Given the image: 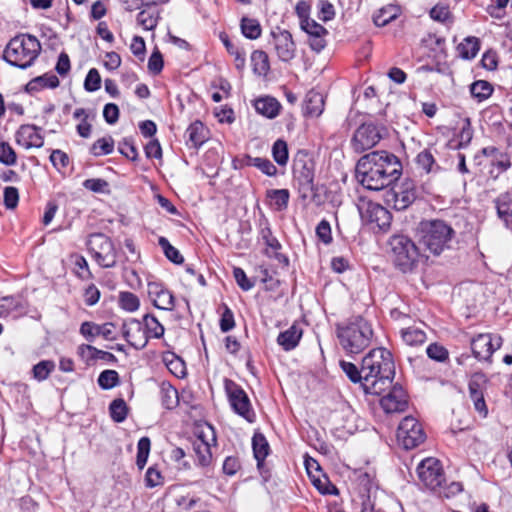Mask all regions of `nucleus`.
I'll return each mask as SVG.
<instances>
[{"mask_svg": "<svg viewBox=\"0 0 512 512\" xmlns=\"http://www.w3.org/2000/svg\"><path fill=\"white\" fill-rule=\"evenodd\" d=\"M142 324L145 329V333L148 336V339H158L163 336L165 329L155 316L150 314L145 315L143 317Z\"/></svg>", "mask_w": 512, "mask_h": 512, "instance_id": "obj_32", "label": "nucleus"}, {"mask_svg": "<svg viewBox=\"0 0 512 512\" xmlns=\"http://www.w3.org/2000/svg\"><path fill=\"white\" fill-rule=\"evenodd\" d=\"M59 85V79L55 74L46 73L31 80L27 84L28 91H35L41 88H55Z\"/></svg>", "mask_w": 512, "mask_h": 512, "instance_id": "obj_33", "label": "nucleus"}, {"mask_svg": "<svg viewBox=\"0 0 512 512\" xmlns=\"http://www.w3.org/2000/svg\"><path fill=\"white\" fill-rule=\"evenodd\" d=\"M101 87V77L97 69L92 68L88 71L85 81L84 88L89 92H95Z\"/></svg>", "mask_w": 512, "mask_h": 512, "instance_id": "obj_55", "label": "nucleus"}, {"mask_svg": "<svg viewBox=\"0 0 512 512\" xmlns=\"http://www.w3.org/2000/svg\"><path fill=\"white\" fill-rule=\"evenodd\" d=\"M233 276L241 289L249 291L253 288L254 283L250 281L242 268L235 267L233 270Z\"/></svg>", "mask_w": 512, "mask_h": 512, "instance_id": "obj_63", "label": "nucleus"}, {"mask_svg": "<svg viewBox=\"0 0 512 512\" xmlns=\"http://www.w3.org/2000/svg\"><path fill=\"white\" fill-rule=\"evenodd\" d=\"M487 383V377L483 373H475L469 381V395L473 402L474 409L481 417H486L488 408L484 399L483 390Z\"/></svg>", "mask_w": 512, "mask_h": 512, "instance_id": "obj_17", "label": "nucleus"}, {"mask_svg": "<svg viewBox=\"0 0 512 512\" xmlns=\"http://www.w3.org/2000/svg\"><path fill=\"white\" fill-rule=\"evenodd\" d=\"M429 358L438 362H443L448 358V351L442 345L437 343L430 344L426 349Z\"/></svg>", "mask_w": 512, "mask_h": 512, "instance_id": "obj_58", "label": "nucleus"}, {"mask_svg": "<svg viewBox=\"0 0 512 512\" xmlns=\"http://www.w3.org/2000/svg\"><path fill=\"white\" fill-rule=\"evenodd\" d=\"M372 337V326L362 317H356L345 326L338 328L340 344L347 353H360L369 346Z\"/></svg>", "mask_w": 512, "mask_h": 512, "instance_id": "obj_4", "label": "nucleus"}, {"mask_svg": "<svg viewBox=\"0 0 512 512\" xmlns=\"http://www.w3.org/2000/svg\"><path fill=\"white\" fill-rule=\"evenodd\" d=\"M301 29L305 31L309 36V46L315 52H320L326 46L325 36L327 30L315 20H305L302 24Z\"/></svg>", "mask_w": 512, "mask_h": 512, "instance_id": "obj_22", "label": "nucleus"}, {"mask_svg": "<svg viewBox=\"0 0 512 512\" xmlns=\"http://www.w3.org/2000/svg\"><path fill=\"white\" fill-rule=\"evenodd\" d=\"M159 245L164 251L165 256L173 263L180 264L183 262V257L179 251L173 247L165 237H160L158 240Z\"/></svg>", "mask_w": 512, "mask_h": 512, "instance_id": "obj_50", "label": "nucleus"}, {"mask_svg": "<svg viewBox=\"0 0 512 512\" xmlns=\"http://www.w3.org/2000/svg\"><path fill=\"white\" fill-rule=\"evenodd\" d=\"M378 128L372 123H364L355 131L352 146L355 151L363 152L374 147L380 140Z\"/></svg>", "mask_w": 512, "mask_h": 512, "instance_id": "obj_16", "label": "nucleus"}, {"mask_svg": "<svg viewBox=\"0 0 512 512\" xmlns=\"http://www.w3.org/2000/svg\"><path fill=\"white\" fill-rule=\"evenodd\" d=\"M147 292L156 308L166 311H172L174 309V296L163 284L155 281H149L147 285Z\"/></svg>", "mask_w": 512, "mask_h": 512, "instance_id": "obj_19", "label": "nucleus"}, {"mask_svg": "<svg viewBox=\"0 0 512 512\" xmlns=\"http://www.w3.org/2000/svg\"><path fill=\"white\" fill-rule=\"evenodd\" d=\"M425 437L421 424L414 417L407 416L400 422L397 430V441L404 449L409 450L417 447L424 442Z\"/></svg>", "mask_w": 512, "mask_h": 512, "instance_id": "obj_8", "label": "nucleus"}, {"mask_svg": "<svg viewBox=\"0 0 512 512\" xmlns=\"http://www.w3.org/2000/svg\"><path fill=\"white\" fill-rule=\"evenodd\" d=\"M0 163L6 166H15L17 164V154L10 143L0 141Z\"/></svg>", "mask_w": 512, "mask_h": 512, "instance_id": "obj_45", "label": "nucleus"}, {"mask_svg": "<svg viewBox=\"0 0 512 512\" xmlns=\"http://www.w3.org/2000/svg\"><path fill=\"white\" fill-rule=\"evenodd\" d=\"M502 345V338L489 333L479 334L471 341V348L478 360H490L493 353Z\"/></svg>", "mask_w": 512, "mask_h": 512, "instance_id": "obj_14", "label": "nucleus"}, {"mask_svg": "<svg viewBox=\"0 0 512 512\" xmlns=\"http://www.w3.org/2000/svg\"><path fill=\"white\" fill-rule=\"evenodd\" d=\"M497 214L502 219L506 226L509 225V219L512 217V196L511 193L501 194L496 199Z\"/></svg>", "mask_w": 512, "mask_h": 512, "instance_id": "obj_28", "label": "nucleus"}, {"mask_svg": "<svg viewBox=\"0 0 512 512\" xmlns=\"http://www.w3.org/2000/svg\"><path fill=\"white\" fill-rule=\"evenodd\" d=\"M401 338L409 346H419L426 341L427 336L418 327H407L401 329Z\"/></svg>", "mask_w": 512, "mask_h": 512, "instance_id": "obj_29", "label": "nucleus"}, {"mask_svg": "<svg viewBox=\"0 0 512 512\" xmlns=\"http://www.w3.org/2000/svg\"><path fill=\"white\" fill-rule=\"evenodd\" d=\"M112 419L118 423L127 417V405L123 399H115L109 406Z\"/></svg>", "mask_w": 512, "mask_h": 512, "instance_id": "obj_48", "label": "nucleus"}, {"mask_svg": "<svg viewBox=\"0 0 512 512\" xmlns=\"http://www.w3.org/2000/svg\"><path fill=\"white\" fill-rule=\"evenodd\" d=\"M158 18L154 12L143 10L137 15V22L145 30H153L157 26Z\"/></svg>", "mask_w": 512, "mask_h": 512, "instance_id": "obj_52", "label": "nucleus"}, {"mask_svg": "<svg viewBox=\"0 0 512 512\" xmlns=\"http://www.w3.org/2000/svg\"><path fill=\"white\" fill-rule=\"evenodd\" d=\"M272 154L274 160L279 165H286L288 161V147L285 141L277 140L272 147Z\"/></svg>", "mask_w": 512, "mask_h": 512, "instance_id": "obj_51", "label": "nucleus"}, {"mask_svg": "<svg viewBox=\"0 0 512 512\" xmlns=\"http://www.w3.org/2000/svg\"><path fill=\"white\" fill-rule=\"evenodd\" d=\"M41 50L40 42L29 34L12 38L4 50V59L11 65L25 69L33 64Z\"/></svg>", "mask_w": 512, "mask_h": 512, "instance_id": "obj_3", "label": "nucleus"}, {"mask_svg": "<svg viewBox=\"0 0 512 512\" xmlns=\"http://www.w3.org/2000/svg\"><path fill=\"white\" fill-rule=\"evenodd\" d=\"M216 442V433L210 424H204L198 427L196 438L193 441L195 464L205 469L204 473L206 475L213 461L211 448L216 445Z\"/></svg>", "mask_w": 512, "mask_h": 512, "instance_id": "obj_6", "label": "nucleus"}, {"mask_svg": "<svg viewBox=\"0 0 512 512\" xmlns=\"http://www.w3.org/2000/svg\"><path fill=\"white\" fill-rule=\"evenodd\" d=\"M470 92L478 102H482L492 95L493 86L488 81L478 80L471 84Z\"/></svg>", "mask_w": 512, "mask_h": 512, "instance_id": "obj_36", "label": "nucleus"}, {"mask_svg": "<svg viewBox=\"0 0 512 512\" xmlns=\"http://www.w3.org/2000/svg\"><path fill=\"white\" fill-rule=\"evenodd\" d=\"M395 265L403 272L413 269L419 257L415 243L404 235H394L389 241Z\"/></svg>", "mask_w": 512, "mask_h": 512, "instance_id": "obj_7", "label": "nucleus"}, {"mask_svg": "<svg viewBox=\"0 0 512 512\" xmlns=\"http://www.w3.org/2000/svg\"><path fill=\"white\" fill-rule=\"evenodd\" d=\"M380 405L386 413L403 412L407 405V395L403 388L394 385L389 393L380 400Z\"/></svg>", "mask_w": 512, "mask_h": 512, "instance_id": "obj_20", "label": "nucleus"}, {"mask_svg": "<svg viewBox=\"0 0 512 512\" xmlns=\"http://www.w3.org/2000/svg\"><path fill=\"white\" fill-rule=\"evenodd\" d=\"M273 45L278 58L283 62L291 61L296 54V45L292 34L279 27L271 32Z\"/></svg>", "mask_w": 512, "mask_h": 512, "instance_id": "obj_15", "label": "nucleus"}, {"mask_svg": "<svg viewBox=\"0 0 512 512\" xmlns=\"http://www.w3.org/2000/svg\"><path fill=\"white\" fill-rule=\"evenodd\" d=\"M399 14V8L394 5H389L381 8L373 17L374 23L377 26H385L394 20Z\"/></svg>", "mask_w": 512, "mask_h": 512, "instance_id": "obj_37", "label": "nucleus"}, {"mask_svg": "<svg viewBox=\"0 0 512 512\" xmlns=\"http://www.w3.org/2000/svg\"><path fill=\"white\" fill-rule=\"evenodd\" d=\"M479 40L476 37L469 36L465 38L458 46L457 51L463 59H473L479 51Z\"/></svg>", "mask_w": 512, "mask_h": 512, "instance_id": "obj_30", "label": "nucleus"}, {"mask_svg": "<svg viewBox=\"0 0 512 512\" xmlns=\"http://www.w3.org/2000/svg\"><path fill=\"white\" fill-rule=\"evenodd\" d=\"M324 110V97L321 93L310 91L306 96L305 111L312 117H318Z\"/></svg>", "mask_w": 512, "mask_h": 512, "instance_id": "obj_27", "label": "nucleus"}, {"mask_svg": "<svg viewBox=\"0 0 512 512\" xmlns=\"http://www.w3.org/2000/svg\"><path fill=\"white\" fill-rule=\"evenodd\" d=\"M317 7L319 9V17L323 21H329L334 18V6L327 0H319Z\"/></svg>", "mask_w": 512, "mask_h": 512, "instance_id": "obj_64", "label": "nucleus"}, {"mask_svg": "<svg viewBox=\"0 0 512 512\" xmlns=\"http://www.w3.org/2000/svg\"><path fill=\"white\" fill-rule=\"evenodd\" d=\"M15 142L26 150L41 148L44 145V136L41 128L33 124H23L15 132Z\"/></svg>", "mask_w": 512, "mask_h": 512, "instance_id": "obj_18", "label": "nucleus"}, {"mask_svg": "<svg viewBox=\"0 0 512 512\" xmlns=\"http://www.w3.org/2000/svg\"><path fill=\"white\" fill-rule=\"evenodd\" d=\"M83 187L91 192L99 194H108L110 192L109 183L101 178L86 179L83 182Z\"/></svg>", "mask_w": 512, "mask_h": 512, "instance_id": "obj_49", "label": "nucleus"}, {"mask_svg": "<svg viewBox=\"0 0 512 512\" xmlns=\"http://www.w3.org/2000/svg\"><path fill=\"white\" fill-rule=\"evenodd\" d=\"M19 193L18 189L8 186L4 189V205L7 209H14L18 205Z\"/></svg>", "mask_w": 512, "mask_h": 512, "instance_id": "obj_61", "label": "nucleus"}, {"mask_svg": "<svg viewBox=\"0 0 512 512\" xmlns=\"http://www.w3.org/2000/svg\"><path fill=\"white\" fill-rule=\"evenodd\" d=\"M79 332L87 341L92 342L99 336V324L85 321L81 324Z\"/></svg>", "mask_w": 512, "mask_h": 512, "instance_id": "obj_57", "label": "nucleus"}, {"mask_svg": "<svg viewBox=\"0 0 512 512\" xmlns=\"http://www.w3.org/2000/svg\"><path fill=\"white\" fill-rule=\"evenodd\" d=\"M161 400L167 409H172L178 403V392L170 384L163 383L161 386Z\"/></svg>", "mask_w": 512, "mask_h": 512, "instance_id": "obj_43", "label": "nucleus"}, {"mask_svg": "<svg viewBox=\"0 0 512 512\" xmlns=\"http://www.w3.org/2000/svg\"><path fill=\"white\" fill-rule=\"evenodd\" d=\"M162 360L167 369L177 378H183L186 375L185 362L174 352H165Z\"/></svg>", "mask_w": 512, "mask_h": 512, "instance_id": "obj_25", "label": "nucleus"}, {"mask_svg": "<svg viewBox=\"0 0 512 512\" xmlns=\"http://www.w3.org/2000/svg\"><path fill=\"white\" fill-rule=\"evenodd\" d=\"M261 235L267 247L265 253L269 257H275L279 259L281 256L278 253V250L281 248L279 241L272 235L270 229L268 228L263 229Z\"/></svg>", "mask_w": 512, "mask_h": 512, "instance_id": "obj_41", "label": "nucleus"}, {"mask_svg": "<svg viewBox=\"0 0 512 512\" xmlns=\"http://www.w3.org/2000/svg\"><path fill=\"white\" fill-rule=\"evenodd\" d=\"M416 198L415 186L411 180L395 184L385 194V201L394 209L401 211L409 207Z\"/></svg>", "mask_w": 512, "mask_h": 512, "instance_id": "obj_12", "label": "nucleus"}, {"mask_svg": "<svg viewBox=\"0 0 512 512\" xmlns=\"http://www.w3.org/2000/svg\"><path fill=\"white\" fill-rule=\"evenodd\" d=\"M340 367L354 383H359L366 394L380 395L390 388L395 365L390 351L385 348L371 350L361 362L360 369L353 363L340 361Z\"/></svg>", "mask_w": 512, "mask_h": 512, "instance_id": "obj_1", "label": "nucleus"}, {"mask_svg": "<svg viewBox=\"0 0 512 512\" xmlns=\"http://www.w3.org/2000/svg\"><path fill=\"white\" fill-rule=\"evenodd\" d=\"M188 141L193 147L201 146L206 140V129L202 122L195 121L186 130Z\"/></svg>", "mask_w": 512, "mask_h": 512, "instance_id": "obj_31", "label": "nucleus"}, {"mask_svg": "<svg viewBox=\"0 0 512 512\" xmlns=\"http://www.w3.org/2000/svg\"><path fill=\"white\" fill-rule=\"evenodd\" d=\"M253 452L258 464H260L269 452V445L266 438L262 434H255L252 438Z\"/></svg>", "mask_w": 512, "mask_h": 512, "instance_id": "obj_39", "label": "nucleus"}, {"mask_svg": "<svg viewBox=\"0 0 512 512\" xmlns=\"http://www.w3.org/2000/svg\"><path fill=\"white\" fill-rule=\"evenodd\" d=\"M240 26L242 34L248 39L255 40L261 36L262 28L257 19L243 17Z\"/></svg>", "mask_w": 512, "mask_h": 512, "instance_id": "obj_35", "label": "nucleus"}, {"mask_svg": "<svg viewBox=\"0 0 512 512\" xmlns=\"http://www.w3.org/2000/svg\"><path fill=\"white\" fill-rule=\"evenodd\" d=\"M55 369V363L51 360H43L36 364L33 369V377L38 381L46 380Z\"/></svg>", "mask_w": 512, "mask_h": 512, "instance_id": "obj_47", "label": "nucleus"}, {"mask_svg": "<svg viewBox=\"0 0 512 512\" xmlns=\"http://www.w3.org/2000/svg\"><path fill=\"white\" fill-rule=\"evenodd\" d=\"M416 163L425 173L436 172L439 169L432 152L428 149L423 150L417 155Z\"/></svg>", "mask_w": 512, "mask_h": 512, "instance_id": "obj_38", "label": "nucleus"}, {"mask_svg": "<svg viewBox=\"0 0 512 512\" xmlns=\"http://www.w3.org/2000/svg\"><path fill=\"white\" fill-rule=\"evenodd\" d=\"M269 205L276 211H283L288 206L289 191L287 189H271L266 193Z\"/></svg>", "mask_w": 512, "mask_h": 512, "instance_id": "obj_26", "label": "nucleus"}, {"mask_svg": "<svg viewBox=\"0 0 512 512\" xmlns=\"http://www.w3.org/2000/svg\"><path fill=\"white\" fill-rule=\"evenodd\" d=\"M402 165L387 151H374L362 156L356 165V177L363 187L379 191L398 178Z\"/></svg>", "mask_w": 512, "mask_h": 512, "instance_id": "obj_2", "label": "nucleus"}, {"mask_svg": "<svg viewBox=\"0 0 512 512\" xmlns=\"http://www.w3.org/2000/svg\"><path fill=\"white\" fill-rule=\"evenodd\" d=\"M249 164L257 167L260 171H262L267 176H274L277 172V169L274 166V164L266 158H260V157L249 158Z\"/></svg>", "mask_w": 512, "mask_h": 512, "instance_id": "obj_53", "label": "nucleus"}, {"mask_svg": "<svg viewBox=\"0 0 512 512\" xmlns=\"http://www.w3.org/2000/svg\"><path fill=\"white\" fill-rule=\"evenodd\" d=\"M151 442L148 437H142L138 441L137 445V458L136 464L139 469H143L147 463L149 453H150Z\"/></svg>", "mask_w": 512, "mask_h": 512, "instance_id": "obj_46", "label": "nucleus"}, {"mask_svg": "<svg viewBox=\"0 0 512 512\" xmlns=\"http://www.w3.org/2000/svg\"><path fill=\"white\" fill-rule=\"evenodd\" d=\"M50 161L57 170H62L68 166L69 157L65 152L57 149L52 151Z\"/></svg>", "mask_w": 512, "mask_h": 512, "instance_id": "obj_62", "label": "nucleus"}, {"mask_svg": "<svg viewBox=\"0 0 512 512\" xmlns=\"http://www.w3.org/2000/svg\"><path fill=\"white\" fill-rule=\"evenodd\" d=\"M114 149V140L112 137H103L98 139L91 146V153L94 156H103L108 155L113 152Z\"/></svg>", "mask_w": 512, "mask_h": 512, "instance_id": "obj_42", "label": "nucleus"}, {"mask_svg": "<svg viewBox=\"0 0 512 512\" xmlns=\"http://www.w3.org/2000/svg\"><path fill=\"white\" fill-rule=\"evenodd\" d=\"M123 335L126 341L136 349H143L149 340L142 322L136 319H131L124 324Z\"/></svg>", "mask_w": 512, "mask_h": 512, "instance_id": "obj_21", "label": "nucleus"}, {"mask_svg": "<svg viewBox=\"0 0 512 512\" xmlns=\"http://www.w3.org/2000/svg\"><path fill=\"white\" fill-rule=\"evenodd\" d=\"M185 451L180 447H175L170 452V460L177 464L179 470H186L190 468V464L184 460Z\"/></svg>", "mask_w": 512, "mask_h": 512, "instance_id": "obj_60", "label": "nucleus"}, {"mask_svg": "<svg viewBox=\"0 0 512 512\" xmlns=\"http://www.w3.org/2000/svg\"><path fill=\"white\" fill-rule=\"evenodd\" d=\"M422 242L427 249L439 255L448 247L453 229L444 221L434 220L422 224Z\"/></svg>", "mask_w": 512, "mask_h": 512, "instance_id": "obj_5", "label": "nucleus"}, {"mask_svg": "<svg viewBox=\"0 0 512 512\" xmlns=\"http://www.w3.org/2000/svg\"><path fill=\"white\" fill-rule=\"evenodd\" d=\"M97 382L104 390L112 389L119 383V374L115 370H104L100 373Z\"/></svg>", "mask_w": 512, "mask_h": 512, "instance_id": "obj_44", "label": "nucleus"}, {"mask_svg": "<svg viewBox=\"0 0 512 512\" xmlns=\"http://www.w3.org/2000/svg\"><path fill=\"white\" fill-rule=\"evenodd\" d=\"M77 355L87 365H91L96 362V347L81 344L77 348Z\"/></svg>", "mask_w": 512, "mask_h": 512, "instance_id": "obj_54", "label": "nucleus"}, {"mask_svg": "<svg viewBox=\"0 0 512 512\" xmlns=\"http://www.w3.org/2000/svg\"><path fill=\"white\" fill-rule=\"evenodd\" d=\"M225 389L228 395L229 403L235 413L243 417L249 423L255 421L256 415L251 407V403L246 392L235 382L227 380Z\"/></svg>", "mask_w": 512, "mask_h": 512, "instance_id": "obj_11", "label": "nucleus"}, {"mask_svg": "<svg viewBox=\"0 0 512 512\" xmlns=\"http://www.w3.org/2000/svg\"><path fill=\"white\" fill-rule=\"evenodd\" d=\"M359 212L364 222L374 224L381 230L387 229L391 224L390 212L378 203L363 201L359 205Z\"/></svg>", "mask_w": 512, "mask_h": 512, "instance_id": "obj_13", "label": "nucleus"}, {"mask_svg": "<svg viewBox=\"0 0 512 512\" xmlns=\"http://www.w3.org/2000/svg\"><path fill=\"white\" fill-rule=\"evenodd\" d=\"M118 303L121 309L126 312H135L139 309L140 300L132 292L124 291L119 293Z\"/></svg>", "mask_w": 512, "mask_h": 512, "instance_id": "obj_40", "label": "nucleus"}, {"mask_svg": "<svg viewBox=\"0 0 512 512\" xmlns=\"http://www.w3.org/2000/svg\"><path fill=\"white\" fill-rule=\"evenodd\" d=\"M302 337V330L296 325H292L287 330L281 332L277 337V343L286 351L294 349Z\"/></svg>", "mask_w": 512, "mask_h": 512, "instance_id": "obj_24", "label": "nucleus"}, {"mask_svg": "<svg viewBox=\"0 0 512 512\" xmlns=\"http://www.w3.org/2000/svg\"><path fill=\"white\" fill-rule=\"evenodd\" d=\"M88 246L96 262L105 268L116 264V251L112 241L104 234L90 236Z\"/></svg>", "mask_w": 512, "mask_h": 512, "instance_id": "obj_9", "label": "nucleus"}, {"mask_svg": "<svg viewBox=\"0 0 512 512\" xmlns=\"http://www.w3.org/2000/svg\"><path fill=\"white\" fill-rule=\"evenodd\" d=\"M316 235L320 241L324 244H330L332 242V232L330 223L326 220H322L316 227Z\"/></svg>", "mask_w": 512, "mask_h": 512, "instance_id": "obj_59", "label": "nucleus"}, {"mask_svg": "<svg viewBox=\"0 0 512 512\" xmlns=\"http://www.w3.org/2000/svg\"><path fill=\"white\" fill-rule=\"evenodd\" d=\"M118 151L123 156H125L126 158H128L132 161H135L138 157V152H137V149H136L133 141L130 139H127V138H125L119 142Z\"/></svg>", "mask_w": 512, "mask_h": 512, "instance_id": "obj_56", "label": "nucleus"}, {"mask_svg": "<svg viewBox=\"0 0 512 512\" xmlns=\"http://www.w3.org/2000/svg\"><path fill=\"white\" fill-rule=\"evenodd\" d=\"M419 481L428 489L436 491L445 481L440 461L434 457L423 459L417 466Z\"/></svg>", "mask_w": 512, "mask_h": 512, "instance_id": "obj_10", "label": "nucleus"}, {"mask_svg": "<svg viewBox=\"0 0 512 512\" xmlns=\"http://www.w3.org/2000/svg\"><path fill=\"white\" fill-rule=\"evenodd\" d=\"M251 63L254 73L260 76L266 75L270 69L268 55L262 50H255L251 54Z\"/></svg>", "mask_w": 512, "mask_h": 512, "instance_id": "obj_34", "label": "nucleus"}, {"mask_svg": "<svg viewBox=\"0 0 512 512\" xmlns=\"http://www.w3.org/2000/svg\"><path fill=\"white\" fill-rule=\"evenodd\" d=\"M254 108L262 116L273 119L278 116L281 105L275 98L265 96L254 101Z\"/></svg>", "mask_w": 512, "mask_h": 512, "instance_id": "obj_23", "label": "nucleus"}]
</instances>
